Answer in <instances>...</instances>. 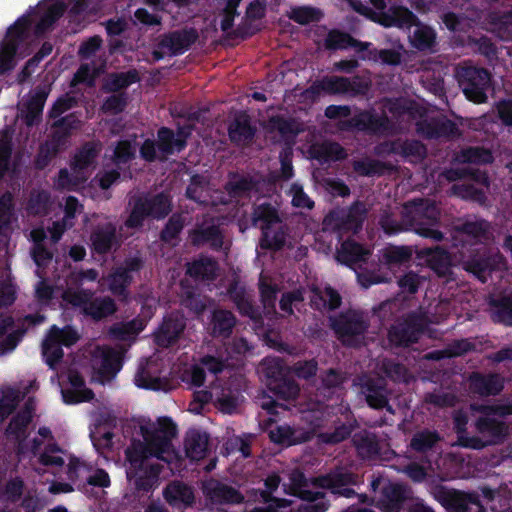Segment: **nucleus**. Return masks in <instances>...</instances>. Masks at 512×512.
<instances>
[{
    "instance_id": "11",
    "label": "nucleus",
    "mask_w": 512,
    "mask_h": 512,
    "mask_svg": "<svg viewBox=\"0 0 512 512\" xmlns=\"http://www.w3.org/2000/svg\"><path fill=\"white\" fill-rule=\"evenodd\" d=\"M140 267V259H128L123 266L114 269L106 277H102L99 284L119 299L126 300L129 296L127 288L132 282V273L138 271Z\"/></svg>"
},
{
    "instance_id": "63",
    "label": "nucleus",
    "mask_w": 512,
    "mask_h": 512,
    "mask_svg": "<svg viewBox=\"0 0 512 512\" xmlns=\"http://www.w3.org/2000/svg\"><path fill=\"white\" fill-rule=\"evenodd\" d=\"M412 250L409 247H390L387 248L384 257L390 264L406 262L410 259Z\"/></svg>"
},
{
    "instance_id": "50",
    "label": "nucleus",
    "mask_w": 512,
    "mask_h": 512,
    "mask_svg": "<svg viewBox=\"0 0 512 512\" xmlns=\"http://www.w3.org/2000/svg\"><path fill=\"white\" fill-rule=\"evenodd\" d=\"M320 88L333 94H345V93H356L357 90L349 79L344 77H329L323 79L320 84Z\"/></svg>"
},
{
    "instance_id": "16",
    "label": "nucleus",
    "mask_w": 512,
    "mask_h": 512,
    "mask_svg": "<svg viewBox=\"0 0 512 512\" xmlns=\"http://www.w3.org/2000/svg\"><path fill=\"white\" fill-rule=\"evenodd\" d=\"M29 24V20L23 18L8 30L6 38L0 44V73H5L15 66V52L18 40L22 37Z\"/></svg>"
},
{
    "instance_id": "43",
    "label": "nucleus",
    "mask_w": 512,
    "mask_h": 512,
    "mask_svg": "<svg viewBox=\"0 0 512 512\" xmlns=\"http://www.w3.org/2000/svg\"><path fill=\"white\" fill-rule=\"evenodd\" d=\"M492 316L495 321L506 325L512 324V295L492 298Z\"/></svg>"
},
{
    "instance_id": "47",
    "label": "nucleus",
    "mask_w": 512,
    "mask_h": 512,
    "mask_svg": "<svg viewBox=\"0 0 512 512\" xmlns=\"http://www.w3.org/2000/svg\"><path fill=\"white\" fill-rule=\"evenodd\" d=\"M368 254V250L364 249L357 243L346 241L338 250L336 259L344 264H351L360 260Z\"/></svg>"
},
{
    "instance_id": "21",
    "label": "nucleus",
    "mask_w": 512,
    "mask_h": 512,
    "mask_svg": "<svg viewBox=\"0 0 512 512\" xmlns=\"http://www.w3.org/2000/svg\"><path fill=\"white\" fill-rule=\"evenodd\" d=\"M189 135L190 130L186 128H180L176 135L168 128H161L157 139L159 159L164 160L175 151H180L185 146Z\"/></svg>"
},
{
    "instance_id": "5",
    "label": "nucleus",
    "mask_w": 512,
    "mask_h": 512,
    "mask_svg": "<svg viewBox=\"0 0 512 512\" xmlns=\"http://www.w3.org/2000/svg\"><path fill=\"white\" fill-rule=\"evenodd\" d=\"M440 317H428L423 311L398 320L389 330L388 339L394 346H408L416 342L428 323H438Z\"/></svg>"
},
{
    "instance_id": "54",
    "label": "nucleus",
    "mask_w": 512,
    "mask_h": 512,
    "mask_svg": "<svg viewBox=\"0 0 512 512\" xmlns=\"http://www.w3.org/2000/svg\"><path fill=\"white\" fill-rule=\"evenodd\" d=\"M93 297V292L89 290L67 289L62 294L65 303L80 308L85 314V308Z\"/></svg>"
},
{
    "instance_id": "10",
    "label": "nucleus",
    "mask_w": 512,
    "mask_h": 512,
    "mask_svg": "<svg viewBox=\"0 0 512 512\" xmlns=\"http://www.w3.org/2000/svg\"><path fill=\"white\" fill-rule=\"evenodd\" d=\"M289 480L288 485L284 484L285 491L307 502L301 506L300 512H325L328 509V503L324 500L322 493L305 488L306 482L300 471H292Z\"/></svg>"
},
{
    "instance_id": "30",
    "label": "nucleus",
    "mask_w": 512,
    "mask_h": 512,
    "mask_svg": "<svg viewBox=\"0 0 512 512\" xmlns=\"http://www.w3.org/2000/svg\"><path fill=\"white\" fill-rule=\"evenodd\" d=\"M97 144H86L79 150L72 161V167L79 172H83L86 177H90L95 168V159L99 153Z\"/></svg>"
},
{
    "instance_id": "13",
    "label": "nucleus",
    "mask_w": 512,
    "mask_h": 512,
    "mask_svg": "<svg viewBox=\"0 0 512 512\" xmlns=\"http://www.w3.org/2000/svg\"><path fill=\"white\" fill-rule=\"evenodd\" d=\"M332 327L344 344L354 346L358 343L359 336L365 331L366 323L362 314L349 311L334 319Z\"/></svg>"
},
{
    "instance_id": "3",
    "label": "nucleus",
    "mask_w": 512,
    "mask_h": 512,
    "mask_svg": "<svg viewBox=\"0 0 512 512\" xmlns=\"http://www.w3.org/2000/svg\"><path fill=\"white\" fill-rule=\"evenodd\" d=\"M402 221L391 219L390 215L384 214L381 218V225L387 233H394L403 229L412 228L423 237L440 241L443 238L441 232L424 227L425 224L434 222L439 211L429 200H418L407 203L401 210Z\"/></svg>"
},
{
    "instance_id": "33",
    "label": "nucleus",
    "mask_w": 512,
    "mask_h": 512,
    "mask_svg": "<svg viewBox=\"0 0 512 512\" xmlns=\"http://www.w3.org/2000/svg\"><path fill=\"white\" fill-rule=\"evenodd\" d=\"M117 310L114 299L109 296L92 297L89 305L85 308V314L95 320H101L112 314Z\"/></svg>"
},
{
    "instance_id": "45",
    "label": "nucleus",
    "mask_w": 512,
    "mask_h": 512,
    "mask_svg": "<svg viewBox=\"0 0 512 512\" xmlns=\"http://www.w3.org/2000/svg\"><path fill=\"white\" fill-rule=\"evenodd\" d=\"M325 45L330 49H344L347 47H354L358 51L366 50L369 43L358 42L351 38L348 34L338 31H332L328 34Z\"/></svg>"
},
{
    "instance_id": "28",
    "label": "nucleus",
    "mask_w": 512,
    "mask_h": 512,
    "mask_svg": "<svg viewBox=\"0 0 512 512\" xmlns=\"http://www.w3.org/2000/svg\"><path fill=\"white\" fill-rule=\"evenodd\" d=\"M270 439L275 443L292 445L307 441L310 433L301 429H295L288 425L276 426L269 430Z\"/></svg>"
},
{
    "instance_id": "8",
    "label": "nucleus",
    "mask_w": 512,
    "mask_h": 512,
    "mask_svg": "<svg viewBox=\"0 0 512 512\" xmlns=\"http://www.w3.org/2000/svg\"><path fill=\"white\" fill-rule=\"evenodd\" d=\"M456 76L464 95L475 103L485 102L486 89L490 83L488 72L474 66H461L457 68Z\"/></svg>"
},
{
    "instance_id": "7",
    "label": "nucleus",
    "mask_w": 512,
    "mask_h": 512,
    "mask_svg": "<svg viewBox=\"0 0 512 512\" xmlns=\"http://www.w3.org/2000/svg\"><path fill=\"white\" fill-rule=\"evenodd\" d=\"M170 210V201L165 195L139 198L135 201L131 213L124 223V227L130 229L139 228L146 217L163 218Z\"/></svg>"
},
{
    "instance_id": "24",
    "label": "nucleus",
    "mask_w": 512,
    "mask_h": 512,
    "mask_svg": "<svg viewBox=\"0 0 512 512\" xmlns=\"http://www.w3.org/2000/svg\"><path fill=\"white\" fill-rule=\"evenodd\" d=\"M503 264V258L496 255L492 260H483L477 250V255L464 260L463 267L466 271L474 274L481 282H486L493 268H499Z\"/></svg>"
},
{
    "instance_id": "22",
    "label": "nucleus",
    "mask_w": 512,
    "mask_h": 512,
    "mask_svg": "<svg viewBox=\"0 0 512 512\" xmlns=\"http://www.w3.org/2000/svg\"><path fill=\"white\" fill-rule=\"evenodd\" d=\"M377 153L379 155L394 153L403 157H409L413 160H418L425 155V148L420 142L415 140L405 142L397 141L381 144L377 148Z\"/></svg>"
},
{
    "instance_id": "25",
    "label": "nucleus",
    "mask_w": 512,
    "mask_h": 512,
    "mask_svg": "<svg viewBox=\"0 0 512 512\" xmlns=\"http://www.w3.org/2000/svg\"><path fill=\"white\" fill-rule=\"evenodd\" d=\"M92 245L98 253H106L119 245L116 227L112 223L98 226L91 235Z\"/></svg>"
},
{
    "instance_id": "57",
    "label": "nucleus",
    "mask_w": 512,
    "mask_h": 512,
    "mask_svg": "<svg viewBox=\"0 0 512 512\" xmlns=\"http://www.w3.org/2000/svg\"><path fill=\"white\" fill-rule=\"evenodd\" d=\"M317 157L324 160H339L345 157L343 148L334 142H324L315 148Z\"/></svg>"
},
{
    "instance_id": "18",
    "label": "nucleus",
    "mask_w": 512,
    "mask_h": 512,
    "mask_svg": "<svg viewBox=\"0 0 512 512\" xmlns=\"http://www.w3.org/2000/svg\"><path fill=\"white\" fill-rule=\"evenodd\" d=\"M437 499L449 512H484L475 496L460 491L441 489Z\"/></svg>"
},
{
    "instance_id": "31",
    "label": "nucleus",
    "mask_w": 512,
    "mask_h": 512,
    "mask_svg": "<svg viewBox=\"0 0 512 512\" xmlns=\"http://www.w3.org/2000/svg\"><path fill=\"white\" fill-rule=\"evenodd\" d=\"M157 373V366L154 363H147L141 367L135 376L137 386L153 390H166L167 381Z\"/></svg>"
},
{
    "instance_id": "38",
    "label": "nucleus",
    "mask_w": 512,
    "mask_h": 512,
    "mask_svg": "<svg viewBox=\"0 0 512 512\" xmlns=\"http://www.w3.org/2000/svg\"><path fill=\"white\" fill-rule=\"evenodd\" d=\"M312 292L311 302L318 309H336L341 303L340 295L330 287L314 288Z\"/></svg>"
},
{
    "instance_id": "26",
    "label": "nucleus",
    "mask_w": 512,
    "mask_h": 512,
    "mask_svg": "<svg viewBox=\"0 0 512 512\" xmlns=\"http://www.w3.org/2000/svg\"><path fill=\"white\" fill-rule=\"evenodd\" d=\"M186 193L190 199L203 204L216 205L218 201L217 197L214 196L217 192L212 190L203 176H194Z\"/></svg>"
},
{
    "instance_id": "44",
    "label": "nucleus",
    "mask_w": 512,
    "mask_h": 512,
    "mask_svg": "<svg viewBox=\"0 0 512 512\" xmlns=\"http://www.w3.org/2000/svg\"><path fill=\"white\" fill-rule=\"evenodd\" d=\"M235 325V318L230 311L216 310L211 321L212 333L215 336L226 337Z\"/></svg>"
},
{
    "instance_id": "62",
    "label": "nucleus",
    "mask_w": 512,
    "mask_h": 512,
    "mask_svg": "<svg viewBox=\"0 0 512 512\" xmlns=\"http://www.w3.org/2000/svg\"><path fill=\"white\" fill-rule=\"evenodd\" d=\"M65 6L63 3H53L47 10L45 16L42 17L41 21L37 25V31H45L56 19H58L64 12Z\"/></svg>"
},
{
    "instance_id": "48",
    "label": "nucleus",
    "mask_w": 512,
    "mask_h": 512,
    "mask_svg": "<svg viewBox=\"0 0 512 512\" xmlns=\"http://www.w3.org/2000/svg\"><path fill=\"white\" fill-rule=\"evenodd\" d=\"M143 328L144 322L142 320L135 319L127 323L115 324L111 327L110 332L118 340L130 341L134 340Z\"/></svg>"
},
{
    "instance_id": "9",
    "label": "nucleus",
    "mask_w": 512,
    "mask_h": 512,
    "mask_svg": "<svg viewBox=\"0 0 512 512\" xmlns=\"http://www.w3.org/2000/svg\"><path fill=\"white\" fill-rule=\"evenodd\" d=\"M79 339V333L72 327L68 326L60 329L56 326H52L42 345L43 355L47 364L53 368L63 357L61 344L71 346Z\"/></svg>"
},
{
    "instance_id": "19",
    "label": "nucleus",
    "mask_w": 512,
    "mask_h": 512,
    "mask_svg": "<svg viewBox=\"0 0 512 512\" xmlns=\"http://www.w3.org/2000/svg\"><path fill=\"white\" fill-rule=\"evenodd\" d=\"M314 483L321 488L331 490L334 494L350 497L354 491L348 486L356 484V478L353 474L341 468L325 476L316 478Z\"/></svg>"
},
{
    "instance_id": "17",
    "label": "nucleus",
    "mask_w": 512,
    "mask_h": 512,
    "mask_svg": "<svg viewBox=\"0 0 512 512\" xmlns=\"http://www.w3.org/2000/svg\"><path fill=\"white\" fill-rule=\"evenodd\" d=\"M123 351L109 347H96L92 355L93 369L101 375V381L110 379L121 367Z\"/></svg>"
},
{
    "instance_id": "61",
    "label": "nucleus",
    "mask_w": 512,
    "mask_h": 512,
    "mask_svg": "<svg viewBox=\"0 0 512 512\" xmlns=\"http://www.w3.org/2000/svg\"><path fill=\"white\" fill-rule=\"evenodd\" d=\"M438 440L439 437L434 432H419L413 436L411 440V447L416 451H425L430 449Z\"/></svg>"
},
{
    "instance_id": "12",
    "label": "nucleus",
    "mask_w": 512,
    "mask_h": 512,
    "mask_svg": "<svg viewBox=\"0 0 512 512\" xmlns=\"http://www.w3.org/2000/svg\"><path fill=\"white\" fill-rule=\"evenodd\" d=\"M476 427L481 437L468 438L461 435L458 438L460 445L472 449H481L498 442L506 433L504 424L490 417L480 418Z\"/></svg>"
},
{
    "instance_id": "35",
    "label": "nucleus",
    "mask_w": 512,
    "mask_h": 512,
    "mask_svg": "<svg viewBox=\"0 0 512 512\" xmlns=\"http://www.w3.org/2000/svg\"><path fill=\"white\" fill-rule=\"evenodd\" d=\"M164 497L167 502L174 506H188L194 500L191 488L179 482L168 485L164 491Z\"/></svg>"
},
{
    "instance_id": "29",
    "label": "nucleus",
    "mask_w": 512,
    "mask_h": 512,
    "mask_svg": "<svg viewBox=\"0 0 512 512\" xmlns=\"http://www.w3.org/2000/svg\"><path fill=\"white\" fill-rule=\"evenodd\" d=\"M209 451V439L207 434L198 431H190L185 439V452L191 460L203 459Z\"/></svg>"
},
{
    "instance_id": "2",
    "label": "nucleus",
    "mask_w": 512,
    "mask_h": 512,
    "mask_svg": "<svg viewBox=\"0 0 512 512\" xmlns=\"http://www.w3.org/2000/svg\"><path fill=\"white\" fill-rule=\"evenodd\" d=\"M383 116L372 112H362L355 120L360 129H368L373 132H384L390 129V123L394 118H402L403 121L419 120L416 122L417 131L425 137H454L458 135V129L454 123L443 118L424 116V111L418 105L407 100L388 101L384 105Z\"/></svg>"
},
{
    "instance_id": "53",
    "label": "nucleus",
    "mask_w": 512,
    "mask_h": 512,
    "mask_svg": "<svg viewBox=\"0 0 512 512\" xmlns=\"http://www.w3.org/2000/svg\"><path fill=\"white\" fill-rule=\"evenodd\" d=\"M290 19L295 22L305 25L311 22L318 21L322 17V12L314 7L302 6L295 7L288 13Z\"/></svg>"
},
{
    "instance_id": "56",
    "label": "nucleus",
    "mask_w": 512,
    "mask_h": 512,
    "mask_svg": "<svg viewBox=\"0 0 512 512\" xmlns=\"http://www.w3.org/2000/svg\"><path fill=\"white\" fill-rule=\"evenodd\" d=\"M241 0H218V5L222 9L220 14V26L223 31H228L233 26L236 8Z\"/></svg>"
},
{
    "instance_id": "60",
    "label": "nucleus",
    "mask_w": 512,
    "mask_h": 512,
    "mask_svg": "<svg viewBox=\"0 0 512 512\" xmlns=\"http://www.w3.org/2000/svg\"><path fill=\"white\" fill-rule=\"evenodd\" d=\"M195 242H207L214 248H220L223 244L221 232L218 228L212 226L199 230L196 233Z\"/></svg>"
},
{
    "instance_id": "49",
    "label": "nucleus",
    "mask_w": 512,
    "mask_h": 512,
    "mask_svg": "<svg viewBox=\"0 0 512 512\" xmlns=\"http://www.w3.org/2000/svg\"><path fill=\"white\" fill-rule=\"evenodd\" d=\"M49 92L50 87L44 86L38 88L31 96V99L27 103L28 113L26 115V119L28 125H32L41 113Z\"/></svg>"
},
{
    "instance_id": "55",
    "label": "nucleus",
    "mask_w": 512,
    "mask_h": 512,
    "mask_svg": "<svg viewBox=\"0 0 512 512\" xmlns=\"http://www.w3.org/2000/svg\"><path fill=\"white\" fill-rule=\"evenodd\" d=\"M354 443L362 457L369 458L378 452V444L374 436L367 433L356 434L354 436Z\"/></svg>"
},
{
    "instance_id": "32",
    "label": "nucleus",
    "mask_w": 512,
    "mask_h": 512,
    "mask_svg": "<svg viewBox=\"0 0 512 512\" xmlns=\"http://www.w3.org/2000/svg\"><path fill=\"white\" fill-rule=\"evenodd\" d=\"M503 378L499 375L475 374L470 378L471 389L480 395H494L503 389Z\"/></svg>"
},
{
    "instance_id": "42",
    "label": "nucleus",
    "mask_w": 512,
    "mask_h": 512,
    "mask_svg": "<svg viewBox=\"0 0 512 512\" xmlns=\"http://www.w3.org/2000/svg\"><path fill=\"white\" fill-rule=\"evenodd\" d=\"M88 179L83 172L77 171L71 165L70 170H60L55 185L60 189L75 190L81 187Z\"/></svg>"
},
{
    "instance_id": "59",
    "label": "nucleus",
    "mask_w": 512,
    "mask_h": 512,
    "mask_svg": "<svg viewBox=\"0 0 512 512\" xmlns=\"http://www.w3.org/2000/svg\"><path fill=\"white\" fill-rule=\"evenodd\" d=\"M239 402L240 399L238 395L223 390L219 395L216 396L215 406L221 412L230 414L237 409Z\"/></svg>"
},
{
    "instance_id": "1",
    "label": "nucleus",
    "mask_w": 512,
    "mask_h": 512,
    "mask_svg": "<svg viewBox=\"0 0 512 512\" xmlns=\"http://www.w3.org/2000/svg\"><path fill=\"white\" fill-rule=\"evenodd\" d=\"M143 441H134L126 450L130 469L127 475L134 480L138 490L148 491L157 483L159 468L153 458L165 462L175 456L172 440L177 435L176 425L167 417L140 427Z\"/></svg>"
},
{
    "instance_id": "27",
    "label": "nucleus",
    "mask_w": 512,
    "mask_h": 512,
    "mask_svg": "<svg viewBox=\"0 0 512 512\" xmlns=\"http://www.w3.org/2000/svg\"><path fill=\"white\" fill-rule=\"evenodd\" d=\"M406 497L405 488L397 483H387L382 487L379 506L384 512H399L400 503Z\"/></svg>"
},
{
    "instance_id": "41",
    "label": "nucleus",
    "mask_w": 512,
    "mask_h": 512,
    "mask_svg": "<svg viewBox=\"0 0 512 512\" xmlns=\"http://www.w3.org/2000/svg\"><path fill=\"white\" fill-rule=\"evenodd\" d=\"M280 484V477L278 475H271L269 476L266 481L265 485L267 488V491L261 492V497L263 498L264 502H271L268 507L266 508H254L250 512H275V507L282 508L287 507L291 504V501L285 500V499H270L269 494L277 489V487Z\"/></svg>"
},
{
    "instance_id": "36",
    "label": "nucleus",
    "mask_w": 512,
    "mask_h": 512,
    "mask_svg": "<svg viewBox=\"0 0 512 512\" xmlns=\"http://www.w3.org/2000/svg\"><path fill=\"white\" fill-rule=\"evenodd\" d=\"M33 409L34 407L32 401L29 399L25 405V408L11 420L7 429V433L14 436L16 440L24 439L25 430L31 421Z\"/></svg>"
},
{
    "instance_id": "14",
    "label": "nucleus",
    "mask_w": 512,
    "mask_h": 512,
    "mask_svg": "<svg viewBox=\"0 0 512 512\" xmlns=\"http://www.w3.org/2000/svg\"><path fill=\"white\" fill-rule=\"evenodd\" d=\"M367 209L364 204L357 203L348 211H334L324 220L326 229L356 232L362 225Z\"/></svg>"
},
{
    "instance_id": "52",
    "label": "nucleus",
    "mask_w": 512,
    "mask_h": 512,
    "mask_svg": "<svg viewBox=\"0 0 512 512\" xmlns=\"http://www.w3.org/2000/svg\"><path fill=\"white\" fill-rule=\"evenodd\" d=\"M217 267L216 263L208 258H201L188 267V273L191 276L202 278V279H211L215 276Z\"/></svg>"
},
{
    "instance_id": "64",
    "label": "nucleus",
    "mask_w": 512,
    "mask_h": 512,
    "mask_svg": "<svg viewBox=\"0 0 512 512\" xmlns=\"http://www.w3.org/2000/svg\"><path fill=\"white\" fill-rule=\"evenodd\" d=\"M50 202L49 194L45 191L32 194L28 209L33 214H43L47 211Z\"/></svg>"
},
{
    "instance_id": "20",
    "label": "nucleus",
    "mask_w": 512,
    "mask_h": 512,
    "mask_svg": "<svg viewBox=\"0 0 512 512\" xmlns=\"http://www.w3.org/2000/svg\"><path fill=\"white\" fill-rule=\"evenodd\" d=\"M203 493L213 504H237L243 501V496L235 488L214 479L203 483Z\"/></svg>"
},
{
    "instance_id": "51",
    "label": "nucleus",
    "mask_w": 512,
    "mask_h": 512,
    "mask_svg": "<svg viewBox=\"0 0 512 512\" xmlns=\"http://www.w3.org/2000/svg\"><path fill=\"white\" fill-rule=\"evenodd\" d=\"M136 81H138V75L135 71L111 74L105 81L104 89L108 92H115L126 88Z\"/></svg>"
},
{
    "instance_id": "46",
    "label": "nucleus",
    "mask_w": 512,
    "mask_h": 512,
    "mask_svg": "<svg viewBox=\"0 0 512 512\" xmlns=\"http://www.w3.org/2000/svg\"><path fill=\"white\" fill-rule=\"evenodd\" d=\"M24 393L10 387L0 390V423L14 410Z\"/></svg>"
},
{
    "instance_id": "34",
    "label": "nucleus",
    "mask_w": 512,
    "mask_h": 512,
    "mask_svg": "<svg viewBox=\"0 0 512 512\" xmlns=\"http://www.w3.org/2000/svg\"><path fill=\"white\" fill-rule=\"evenodd\" d=\"M229 136L232 141L245 144L253 136V129L250 126V120L245 113H239L229 126Z\"/></svg>"
},
{
    "instance_id": "15",
    "label": "nucleus",
    "mask_w": 512,
    "mask_h": 512,
    "mask_svg": "<svg viewBox=\"0 0 512 512\" xmlns=\"http://www.w3.org/2000/svg\"><path fill=\"white\" fill-rule=\"evenodd\" d=\"M197 34L194 30L175 31L162 37L157 49L153 51L155 60L166 56H173L183 53L196 40Z\"/></svg>"
},
{
    "instance_id": "37",
    "label": "nucleus",
    "mask_w": 512,
    "mask_h": 512,
    "mask_svg": "<svg viewBox=\"0 0 512 512\" xmlns=\"http://www.w3.org/2000/svg\"><path fill=\"white\" fill-rule=\"evenodd\" d=\"M184 323L178 316L165 319L159 328L156 338L159 344L167 346L183 331Z\"/></svg>"
},
{
    "instance_id": "4",
    "label": "nucleus",
    "mask_w": 512,
    "mask_h": 512,
    "mask_svg": "<svg viewBox=\"0 0 512 512\" xmlns=\"http://www.w3.org/2000/svg\"><path fill=\"white\" fill-rule=\"evenodd\" d=\"M413 14L402 7H393L388 12L379 16L378 22L386 27H409V38L411 43L418 49H427L435 41L434 31L425 25L413 23Z\"/></svg>"
},
{
    "instance_id": "58",
    "label": "nucleus",
    "mask_w": 512,
    "mask_h": 512,
    "mask_svg": "<svg viewBox=\"0 0 512 512\" xmlns=\"http://www.w3.org/2000/svg\"><path fill=\"white\" fill-rule=\"evenodd\" d=\"M68 380L72 387L75 389V397L72 400L73 402L87 401L93 397V393L91 390L80 389L84 384V380L77 371L69 370Z\"/></svg>"
},
{
    "instance_id": "23",
    "label": "nucleus",
    "mask_w": 512,
    "mask_h": 512,
    "mask_svg": "<svg viewBox=\"0 0 512 512\" xmlns=\"http://www.w3.org/2000/svg\"><path fill=\"white\" fill-rule=\"evenodd\" d=\"M361 393L372 408H383L387 405V390L383 379L366 378L361 383Z\"/></svg>"
},
{
    "instance_id": "40",
    "label": "nucleus",
    "mask_w": 512,
    "mask_h": 512,
    "mask_svg": "<svg viewBox=\"0 0 512 512\" xmlns=\"http://www.w3.org/2000/svg\"><path fill=\"white\" fill-rule=\"evenodd\" d=\"M420 255L426 258L427 264L439 275H445L451 264L449 255L439 247L422 250Z\"/></svg>"
},
{
    "instance_id": "6",
    "label": "nucleus",
    "mask_w": 512,
    "mask_h": 512,
    "mask_svg": "<svg viewBox=\"0 0 512 512\" xmlns=\"http://www.w3.org/2000/svg\"><path fill=\"white\" fill-rule=\"evenodd\" d=\"M253 222L263 231L262 247L278 249L285 242V235L276 210L270 205L260 204L253 213Z\"/></svg>"
},
{
    "instance_id": "39",
    "label": "nucleus",
    "mask_w": 512,
    "mask_h": 512,
    "mask_svg": "<svg viewBox=\"0 0 512 512\" xmlns=\"http://www.w3.org/2000/svg\"><path fill=\"white\" fill-rule=\"evenodd\" d=\"M489 228V224L483 220L467 222L458 228V237L482 242L489 238Z\"/></svg>"
}]
</instances>
